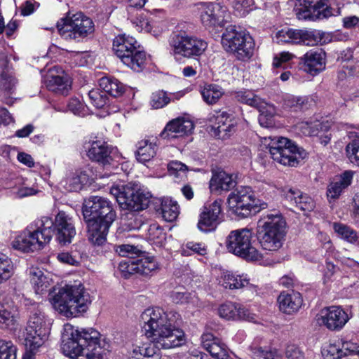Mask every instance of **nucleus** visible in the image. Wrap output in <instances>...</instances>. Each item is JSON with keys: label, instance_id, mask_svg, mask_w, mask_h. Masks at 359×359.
I'll return each mask as SVG.
<instances>
[{"label": "nucleus", "instance_id": "1", "mask_svg": "<svg viewBox=\"0 0 359 359\" xmlns=\"http://www.w3.org/2000/svg\"><path fill=\"white\" fill-rule=\"evenodd\" d=\"M82 215L87 226L88 240L93 245H102L116 217L112 203L104 197L90 196L82 205Z\"/></svg>", "mask_w": 359, "mask_h": 359}, {"label": "nucleus", "instance_id": "2", "mask_svg": "<svg viewBox=\"0 0 359 359\" xmlns=\"http://www.w3.org/2000/svg\"><path fill=\"white\" fill-rule=\"evenodd\" d=\"M100 333L93 329L67 325L62 334L64 353L72 359H103L104 350L100 344Z\"/></svg>", "mask_w": 359, "mask_h": 359}, {"label": "nucleus", "instance_id": "3", "mask_svg": "<svg viewBox=\"0 0 359 359\" xmlns=\"http://www.w3.org/2000/svg\"><path fill=\"white\" fill-rule=\"evenodd\" d=\"M90 294L79 284L66 285L52 298L55 310L67 318H74L86 313L91 304Z\"/></svg>", "mask_w": 359, "mask_h": 359}, {"label": "nucleus", "instance_id": "4", "mask_svg": "<svg viewBox=\"0 0 359 359\" xmlns=\"http://www.w3.org/2000/svg\"><path fill=\"white\" fill-rule=\"evenodd\" d=\"M287 224L278 212L262 215L257 222V233L262 248L269 251L279 250L285 241Z\"/></svg>", "mask_w": 359, "mask_h": 359}, {"label": "nucleus", "instance_id": "5", "mask_svg": "<svg viewBox=\"0 0 359 359\" xmlns=\"http://www.w3.org/2000/svg\"><path fill=\"white\" fill-rule=\"evenodd\" d=\"M53 220L43 216L36 219L27 229V232L18 236L12 243L13 248L22 252L40 250L48 243L53 234Z\"/></svg>", "mask_w": 359, "mask_h": 359}, {"label": "nucleus", "instance_id": "6", "mask_svg": "<svg viewBox=\"0 0 359 359\" xmlns=\"http://www.w3.org/2000/svg\"><path fill=\"white\" fill-rule=\"evenodd\" d=\"M113 50L121 61L133 71L139 72L144 69L147 55L134 37L125 34L118 35L113 41Z\"/></svg>", "mask_w": 359, "mask_h": 359}, {"label": "nucleus", "instance_id": "7", "mask_svg": "<svg viewBox=\"0 0 359 359\" xmlns=\"http://www.w3.org/2000/svg\"><path fill=\"white\" fill-rule=\"evenodd\" d=\"M222 44L224 50L232 53L242 61L251 58L255 50V41L252 37L245 31H238L235 26H229L222 36Z\"/></svg>", "mask_w": 359, "mask_h": 359}, {"label": "nucleus", "instance_id": "8", "mask_svg": "<svg viewBox=\"0 0 359 359\" xmlns=\"http://www.w3.org/2000/svg\"><path fill=\"white\" fill-rule=\"evenodd\" d=\"M43 313L34 309L31 311L25 328V345L30 352L36 351L48 339L49 327Z\"/></svg>", "mask_w": 359, "mask_h": 359}, {"label": "nucleus", "instance_id": "9", "mask_svg": "<svg viewBox=\"0 0 359 359\" xmlns=\"http://www.w3.org/2000/svg\"><path fill=\"white\" fill-rule=\"evenodd\" d=\"M252 233L247 228L231 231L226 239L227 250L248 261H257L262 258L259 251L252 245Z\"/></svg>", "mask_w": 359, "mask_h": 359}, {"label": "nucleus", "instance_id": "10", "mask_svg": "<svg viewBox=\"0 0 359 359\" xmlns=\"http://www.w3.org/2000/svg\"><path fill=\"white\" fill-rule=\"evenodd\" d=\"M228 211L241 219L257 212L258 203L250 187L241 186L232 191L227 198Z\"/></svg>", "mask_w": 359, "mask_h": 359}, {"label": "nucleus", "instance_id": "11", "mask_svg": "<svg viewBox=\"0 0 359 359\" xmlns=\"http://www.w3.org/2000/svg\"><path fill=\"white\" fill-rule=\"evenodd\" d=\"M59 34L66 40L80 41L94 31L93 20L82 13L61 18L57 22Z\"/></svg>", "mask_w": 359, "mask_h": 359}, {"label": "nucleus", "instance_id": "12", "mask_svg": "<svg viewBox=\"0 0 359 359\" xmlns=\"http://www.w3.org/2000/svg\"><path fill=\"white\" fill-rule=\"evenodd\" d=\"M269 151L273 161L288 166H296L301 159L306 156L304 149L285 137L273 139Z\"/></svg>", "mask_w": 359, "mask_h": 359}, {"label": "nucleus", "instance_id": "13", "mask_svg": "<svg viewBox=\"0 0 359 359\" xmlns=\"http://www.w3.org/2000/svg\"><path fill=\"white\" fill-rule=\"evenodd\" d=\"M110 194L116 198L122 209L131 211H140L146 209L150 202L148 193H144L137 187L129 184L113 186Z\"/></svg>", "mask_w": 359, "mask_h": 359}, {"label": "nucleus", "instance_id": "14", "mask_svg": "<svg viewBox=\"0 0 359 359\" xmlns=\"http://www.w3.org/2000/svg\"><path fill=\"white\" fill-rule=\"evenodd\" d=\"M169 46L170 53L174 56L180 55L187 58L201 56L208 47L204 40L185 32L171 35Z\"/></svg>", "mask_w": 359, "mask_h": 359}, {"label": "nucleus", "instance_id": "15", "mask_svg": "<svg viewBox=\"0 0 359 359\" xmlns=\"http://www.w3.org/2000/svg\"><path fill=\"white\" fill-rule=\"evenodd\" d=\"M278 43H303L313 46L322 40L321 34L317 30H302L293 29H283L276 34Z\"/></svg>", "mask_w": 359, "mask_h": 359}, {"label": "nucleus", "instance_id": "16", "mask_svg": "<svg viewBox=\"0 0 359 359\" xmlns=\"http://www.w3.org/2000/svg\"><path fill=\"white\" fill-rule=\"evenodd\" d=\"M200 19L203 25L208 29L223 27L228 22V12L225 6L219 4L203 3L198 6Z\"/></svg>", "mask_w": 359, "mask_h": 359}, {"label": "nucleus", "instance_id": "17", "mask_svg": "<svg viewBox=\"0 0 359 359\" xmlns=\"http://www.w3.org/2000/svg\"><path fill=\"white\" fill-rule=\"evenodd\" d=\"M52 229L58 242L63 245L72 243L76 234L73 217L65 211H59L55 215Z\"/></svg>", "mask_w": 359, "mask_h": 359}, {"label": "nucleus", "instance_id": "18", "mask_svg": "<svg viewBox=\"0 0 359 359\" xmlns=\"http://www.w3.org/2000/svg\"><path fill=\"white\" fill-rule=\"evenodd\" d=\"M221 212V201L216 200L211 203L205 204L201 209L199 215L198 229L205 233L215 230L221 222L219 217Z\"/></svg>", "mask_w": 359, "mask_h": 359}, {"label": "nucleus", "instance_id": "19", "mask_svg": "<svg viewBox=\"0 0 359 359\" xmlns=\"http://www.w3.org/2000/svg\"><path fill=\"white\" fill-rule=\"evenodd\" d=\"M317 323L330 330H341L348 320L347 313L339 306H332L322 309L317 316Z\"/></svg>", "mask_w": 359, "mask_h": 359}, {"label": "nucleus", "instance_id": "20", "mask_svg": "<svg viewBox=\"0 0 359 359\" xmlns=\"http://www.w3.org/2000/svg\"><path fill=\"white\" fill-rule=\"evenodd\" d=\"M232 115L226 111H214L208 115V120L213 135L219 139H226L235 130Z\"/></svg>", "mask_w": 359, "mask_h": 359}, {"label": "nucleus", "instance_id": "21", "mask_svg": "<svg viewBox=\"0 0 359 359\" xmlns=\"http://www.w3.org/2000/svg\"><path fill=\"white\" fill-rule=\"evenodd\" d=\"M302 1V0H299ZM299 8H297L299 20L327 18L332 15L327 3L329 0H302Z\"/></svg>", "mask_w": 359, "mask_h": 359}, {"label": "nucleus", "instance_id": "22", "mask_svg": "<svg viewBox=\"0 0 359 359\" xmlns=\"http://www.w3.org/2000/svg\"><path fill=\"white\" fill-rule=\"evenodd\" d=\"M88 157L104 167L112 163L110 148L103 140H90L84 144Z\"/></svg>", "mask_w": 359, "mask_h": 359}, {"label": "nucleus", "instance_id": "23", "mask_svg": "<svg viewBox=\"0 0 359 359\" xmlns=\"http://www.w3.org/2000/svg\"><path fill=\"white\" fill-rule=\"evenodd\" d=\"M219 316L227 320H245L252 321L255 319V314L250 313L240 304L226 302L218 308Z\"/></svg>", "mask_w": 359, "mask_h": 359}, {"label": "nucleus", "instance_id": "24", "mask_svg": "<svg viewBox=\"0 0 359 359\" xmlns=\"http://www.w3.org/2000/svg\"><path fill=\"white\" fill-rule=\"evenodd\" d=\"M194 128V123L184 118H177L169 121L160 135L163 139H174L191 134Z\"/></svg>", "mask_w": 359, "mask_h": 359}, {"label": "nucleus", "instance_id": "25", "mask_svg": "<svg viewBox=\"0 0 359 359\" xmlns=\"http://www.w3.org/2000/svg\"><path fill=\"white\" fill-rule=\"evenodd\" d=\"M305 72L316 75L325 68V53L322 50H311L300 58Z\"/></svg>", "mask_w": 359, "mask_h": 359}, {"label": "nucleus", "instance_id": "26", "mask_svg": "<svg viewBox=\"0 0 359 359\" xmlns=\"http://www.w3.org/2000/svg\"><path fill=\"white\" fill-rule=\"evenodd\" d=\"M279 309L283 313L291 315L297 313L302 307L303 299L297 292H282L278 297Z\"/></svg>", "mask_w": 359, "mask_h": 359}, {"label": "nucleus", "instance_id": "27", "mask_svg": "<svg viewBox=\"0 0 359 359\" xmlns=\"http://www.w3.org/2000/svg\"><path fill=\"white\" fill-rule=\"evenodd\" d=\"M353 174V171L346 170L334 178L327 187V196L329 200H335L339 197L343 191L351 184Z\"/></svg>", "mask_w": 359, "mask_h": 359}, {"label": "nucleus", "instance_id": "28", "mask_svg": "<svg viewBox=\"0 0 359 359\" xmlns=\"http://www.w3.org/2000/svg\"><path fill=\"white\" fill-rule=\"evenodd\" d=\"M16 84L11 68L8 66L6 56L3 55L0 60V92L11 94Z\"/></svg>", "mask_w": 359, "mask_h": 359}, {"label": "nucleus", "instance_id": "29", "mask_svg": "<svg viewBox=\"0 0 359 359\" xmlns=\"http://www.w3.org/2000/svg\"><path fill=\"white\" fill-rule=\"evenodd\" d=\"M88 181V175L85 171L70 172L60 182L61 186L68 191H78Z\"/></svg>", "mask_w": 359, "mask_h": 359}, {"label": "nucleus", "instance_id": "30", "mask_svg": "<svg viewBox=\"0 0 359 359\" xmlns=\"http://www.w3.org/2000/svg\"><path fill=\"white\" fill-rule=\"evenodd\" d=\"M285 198L302 211L311 212L315 208L314 201L299 190L290 189L285 194Z\"/></svg>", "mask_w": 359, "mask_h": 359}, {"label": "nucleus", "instance_id": "31", "mask_svg": "<svg viewBox=\"0 0 359 359\" xmlns=\"http://www.w3.org/2000/svg\"><path fill=\"white\" fill-rule=\"evenodd\" d=\"M135 153L137 161L142 164L149 162L156 154L158 147L154 142L142 140L137 142Z\"/></svg>", "mask_w": 359, "mask_h": 359}, {"label": "nucleus", "instance_id": "32", "mask_svg": "<svg viewBox=\"0 0 359 359\" xmlns=\"http://www.w3.org/2000/svg\"><path fill=\"white\" fill-rule=\"evenodd\" d=\"M236 184V182L232 175L220 171L212 175L210 181V189L212 191H228L233 188Z\"/></svg>", "mask_w": 359, "mask_h": 359}, {"label": "nucleus", "instance_id": "33", "mask_svg": "<svg viewBox=\"0 0 359 359\" xmlns=\"http://www.w3.org/2000/svg\"><path fill=\"white\" fill-rule=\"evenodd\" d=\"M45 83L49 90L61 95H67L71 88L68 79L63 76L50 74L46 76Z\"/></svg>", "mask_w": 359, "mask_h": 359}, {"label": "nucleus", "instance_id": "34", "mask_svg": "<svg viewBox=\"0 0 359 359\" xmlns=\"http://www.w3.org/2000/svg\"><path fill=\"white\" fill-rule=\"evenodd\" d=\"M29 275L30 276V282L36 294H39L47 291L50 286V281L40 269L36 267L29 268Z\"/></svg>", "mask_w": 359, "mask_h": 359}, {"label": "nucleus", "instance_id": "35", "mask_svg": "<svg viewBox=\"0 0 359 359\" xmlns=\"http://www.w3.org/2000/svg\"><path fill=\"white\" fill-rule=\"evenodd\" d=\"M219 284L226 289L233 290L247 287L250 283L246 275L238 276L226 272L221 276Z\"/></svg>", "mask_w": 359, "mask_h": 359}, {"label": "nucleus", "instance_id": "36", "mask_svg": "<svg viewBox=\"0 0 359 359\" xmlns=\"http://www.w3.org/2000/svg\"><path fill=\"white\" fill-rule=\"evenodd\" d=\"M201 94L207 104L212 105L218 102L224 95V90L217 84H205L201 90Z\"/></svg>", "mask_w": 359, "mask_h": 359}, {"label": "nucleus", "instance_id": "37", "mask_svg": "<svg viewBox=\"0 0 359 359\" xmlns=\"http://www.w3.org/2000/svg\"><path fill=\"white\" fill-rule=\"evenodd\" d=\"M100 88L105 94L119 97L124 92V86L116 79L104 76L99 81Z\"/></svg>", "mask_w": 359, "mask_h": 359}, {"label": "nucleus", "instance_id": "38", "mask_svg": "<svg viewBox=\"0 0 359 359\" xmlns=\"http://www.w3.org/2000/svg\"><path fill=\"white\" fill-rule=\"evenodd\" d=\"M161 210L163 219L167 222H171L175 221L178 217L180 207L175 201L165 198L161 201Z\"/></svg>", "mask_w": 359, "mask_h": 359}, {"label": "nucleus", "instance_id": "39", "mask_svg": "<svg viewBox=\"0 0 359 359\" xmlns=\"http://www.w3.org/2000/svg\"><path fill=\"white\" fill-rule=\"evenodd\" d=\"M330 128V126L327 122L316 121L311 125L306 123L304 133L310 136H319L320 143L326 145L330 141V134L323 137L321 133L327 131Z\"/></svg>", "mask_w": 359, "mask_h": 359}, {"label": "nucleus", "instance_id": "40", "mask_svg": "<svg viewBox=\"0 0 359 359\" xmlns=\"http://www.w3.org/2000/svg\"><path fill=\"white\" fill-rule=\"evenodd\" d=\"M250 351L254 359H281L282 358L281 353L275 348L252 346Z\"/></svg>", "mask_w": 359, "mask_h": 359}, {"label": "nucleus", "instance_id": "41", "mask_svg": "<svg viewBox=\"0 0 359 359\" xmlns=\"http://www.w3.org/2000/svg\"><path fill=\"white\" fill-rule=\"evenodd\" d=\"M333 228L341 238L359 247V235L355 230L339 223H334Z\"/></svg>", "mask_w": 359, "mask_h": 359}, {"label": "nucleus", "instance_id": "42", "mask_svg": "<svg viewBox=\"0 0 359 359\" xmlns=\"http://www.w3.org/2000/svg\"><path fill=\"white\" fill-rule=\"evenodd\" d=\"M14 273L11 259L4 254H0V285L6 282Z\"/></svg>", "mask_w": 359, "mask_h": 359}, {"label": "nucleus", "instance_id": "43", "mask_svg": "<svg viewBox=\"0 0 359 359\" xmlns=\"http://www.w3.org/2000/svg\"><path fill=\"white\" fill-rule=\"evenodd\" d=\"M138 273L149 275L158 269V263L153 257L139 256L137 258Z\"/></svg>", "mask_w": 359, "mask_h": 359}, {"label": "nucleus", "instance_id": "44", "mask_svg": "<svg viewBox=\"0 0 359 359\" xmlns=\"http://www.w3.org/2000/svg\"><path fill=\"white\" fill-rule=\"evenodd\" d=\"M236 100L245 104L254 107H261V100L251 90H239L235 93Z\"/></svg>", "mask_w": 359, "mask_h": 359}, {"label": "nucleus", "instance_id": "45", "mask_svg": "<svg viewBox=\"0 0 359 359\" xmlns=\"http://www.w3.org/2000/svg\"><path fill=\"white\" fill-rule=\"evenodd\" d=\"M172 100L164 90L154 92L150 97V104L153 109H158L168 105Z\"/></svg>", "mask_w": 359, "mask_h": 359}, {"label": "nucleus", "instance_id": "46", "mask_svg": "<svg viewBox=\"0 0 359 359\" xmlns=\"http://www.w3.org/2000/svg\"><path fill=\"white\" fill-rule=\"evenodd\" d=\"M17 348L11 341L0 339V359H16Z\"/></svg>", "mask_w": 359, "mask_h": 359}, {"label": "nucleus", "instance_id": "47", "mask_svg": "<svg viewBox=\"0 0 359 359\" xmlns=\"http://www.w3.org/2000/svg\"><path fill=\"white\" fill-rule=\"evenodd\" d=\"M206 349L212 356L216 359H226L228 357V350L226 346L221 343L219 339L212 342L211 345H208Z\"/></svg>", "mask_w": 359, "mask_h": 359}, {"label": "nucleus", "instance_id": "48", "mask_svg": "<svg viewBox=\"0 0 359 359\" xmlns=\"http://www.w3.org/2000/svg\"><path fill=\"white\" fill-rule=\"evenodd\" d=\"M306 104V99L302 97L287 95L284 99V106L294 111H298L304 109Z\"/></svg>", "mask_w": 359, "mask_h": 359}, {"label": "nucleus", "instance_id": "49", "mask_svg": "<svg viewBox=\"0 0 359 359\" xmlns=\"http://www.w3.org/2000/svg\"><path fill=\"white\" fill-rule=\"evenodd\" d=\"M88 97L92 104L96 108H102L108 102L107 95L103 90L100 91V89H93L90 90L88 93Z\"/></svg>", "mask_w": 359, "mask_h": 359}, {"label": "nucleus", "instance_id": "50", "mask_svg": "<svg viewBox=\"0 0 359 359\" xmlns=\"http://www.w3.org/2000/svg\"><path fill=\"white\" fill-rule=\"evenodd\" d=\"M341 346L340 339L330 344L327 348H323V355L325 359H337L343 356L341 353Z\"/></svg>", "mask_w": 359, "mask_h": 359}, {"label": "nucleus", "instance_id": "51", "mask_svg": "<svg viewBox=\"0 0 359 359\" xmlns=\"http://www.w3.org/2000/svg\"><path fill=\"white\" fill-rule=\"evenodd\" d=\"M339 339L343 356L356 355L359 357V344L345 338Z\"/></svg>", "mask_w": 359, "mask_h": 359}, {"label": "nucleus", "instance_id": "52", "mask_svg": "<svg viewBox=\"0 0 359 359\" xmlns=\"http://www.w3.org/2000/svg\"><path fill=\"white\" fill-rule=\"evenodd\" d=\"M346 152L350 162L359 167V141H353L348 144Z\"/></svg>", "mask_w": 359, "mask_h": 359}, {"label": "nucleus", "instance_id": "53", "mask_svg": "<svg viewBox=\"0 0 359 359\" xmlns=\"http://www.w3.org/2000/svg\"><path fill=\"white\" fill-rule=\"evenodd\" d=\"M116 252L121 257L135 258L134 255H139L141 251L135 245L123 244L115 247Z\"/></svg>", "mask_w": 359, "mask_h": 359}, {"label": "nucleus", "instance_id": "54", "mask_svg": "<svg viewBox=\"0 0 359 359\" xmlns=\"http://www.w3.org/2000/svg\"><path fill=\"white\" fill-rule=\"evenodd\" d=\"M37 193L38 190L34 187L21 186L13 190V194L15 198H22L25 197L36 195Z\"/></svg>", "mask_w": 359, "mask_h": 359}, {"label": "nucleus", "instance_id": "55", "mask_svg": "<svg viewBox=\"0 0 359 359\" xmlns=\"http://www.w3.org/2000/svg\"><path fill=\"white\" fill-rule=\"evenodd\" d=\"M67 107L75 115L83 116L85 114L84 105L77 98H72L68 102Z\"/></svg>", "mask_w": 359, "mask_h": 359}, {"label": "nucleus", "instance_id": "56", "mask_svg": "<svg viewBox=\"0 0 359 359\" xmlns=\"http://www.w3.org/2000/svg\"><path fill=\"white\" fill-rule=\"evenodd\" d=\"M251 0H243V1H236L233 2V6L235 10V12H236V14L240 16H245L246 15L249 11L250 9H248V6H250V4L251 3Z\"/></svg>", "mask_w": 359, "mask_h": 359}, {"label": "nucleus", "instance_id": "57", "mask_svg": "<svg viewBox=\"0 0 359 359\" xmlns=\"http://www.w3.org/2000/svg\"><path fill=\"white\" fill-rule=\"evenodd\" d=\"M273 111L260 110L258 117L259 124L262 127L268 128L273 125Z\"/></svg>", "mask_w": 359, "mask_h": 359}, {"label": "nucleus", "instance_id": "58", "mask_svg": "<svg viewBox=\"0 0 359 359\" xmlns=\"http://www.w3.org/2000/svg\"><path fill=\"white\" fill-rule=\"evenodd\" d=\"M57 257L60 262L72 266H76L79 263V260L76 256L67 252L59 253Z\"/></svg>", "mask_w": 359, "mask_h": 359}, {"label": "nucleus", "instance_id": "59", "mask_svg": "<svg viewBox=\"0 0 359 359\" xmlns=\"http://www.w3.org/2000/svg\"><path fill=\"white\" fill-rule=\"evenodd\" d=\"M287 359H304L303 352L294 345H289L285 351Z\"/></svg>", "mask_w": 359, "mask_h": 359}, {"label": "nucleus", "instance_id": "60", "mask_svg": "<svg viewBox=\"0 0 359 359\" xmlns=\"http://www.w3.org/2000/svg\"><path fill=\"white\" fill-rule=\"evenodd\" d=\"M186 248L199 255H205L207 253V246L203 243L188 242Z\"/></svg>", "mask_w": 359, "mask_h": 359}, {"label": "nucleus", "instance_id": "61", "mask_svg": "<svg viewBox=\"0 0 359 359\" xmlns=\"http://www.w3.org/2000/svg\"><path fill=\"white\" fill-rule=\"evenodd\" d=\"M294 55L289 52H283L279 57H276L273 60V65L276 68L282 67L283 63L292 60Z\"/></svg>", "mask_w": 359, "mask_h": 359}, {"label": "nucleus", "instance_id": "62", "mask_svg": "<svg viewBox=\"0 0 359 359\" xmlns=\"http://www.w3.org/2000/svg\"><path fill=\"white\" fill-rule=\"evenodd\" d=\"M168 168L170 172H173V174L175 172L177 174L178 172H184L188 170V168L185 164L177 161H172L170 162L168 165Z\"/></svg>", "mask_w": 359, "mask_h": 359}, {"label": "nucleus", "instance_id": "63", "mask_svg": "<svg viewBox=\"0 0 359 359\" xmlns=\"http://www.w3.org/2000/svg\"><path fill=\"white\" fill-rule=\"evenodd\" d=\"M359 24V18L357 16H348L343 18V25L346 29H352Z\"/></svg>", "mask_w": 359, "mask_h": 359}, {"label": "nucleus", "instance_id": "64", "mask_svg": "<svg viewBox=\"0 0 359 359\" xmlns=\"http://www.w3.org/2000/svg\"><path fill=\"white\" fill-rule=\"evenodd\" d=\"M337 267L331 262L326 261L325 266L323 270V276L325 279H330L336 272Z\"/></svg>", "mask_w": 359, "mask_h": 359}]
</instances>
